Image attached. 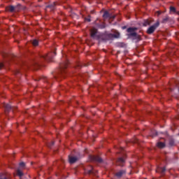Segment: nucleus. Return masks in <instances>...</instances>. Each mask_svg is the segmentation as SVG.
I'll return each mask as SVG.
<instances>
[{
	"mask_svg": "<svg viewBox=\"0 0 179 179\" xmlns=\"http://www.w3.org/2000/svg\"><path fill=\"white\" fill-rule=\"evenodd\" d=\"M91 37L93 38H96L97 40H104L103 38L104 37V34H99V32H97V29L96 28H92L90 31Z\"/></svg>",
	"mask_w": 179,
	"mask_h": 179,
	"instance_id": "nucleus-1",
	"label": "nucleus"
},
{
	"mask_svg": "<svg viewBox=\"0 0 179 179\" xmlns=\"http://www.w3.org/2000/svg\"><path fill=\"white\" fill-rule=\"evenodd\" d=\"M159 23L157 22L156 24H155L154 25L151 26L150 28H148L147 33L148 34H152V33H153V31H155V30H156V28L158 27Z\"/></svg>",
	"mask_w": 179,
	"mask_h": 179,
	"instance_id": "nucleus-2",
	"label": "nucleus"
},
{
	"mask_svg": "<svg viewBox=\"0 0 179 179\" xmlns=\"http://www.w3.org/2000/svg\"><path fill=\"white\" fill-rule=\"evenodd\" d=\"M137 29L136 27H131L127 29V32L130 33V36H132L133 37H135L136 36V32H135V30Z\"/></svg>",
	"mask_w": 179,
	"mask_h": 179,
	"instance_id": "nucleus-3",
	"label": "nucleus"
},
{
	"mask_svg": "<svg viewBox=\"0 0 179 179\" xmlns=\"http://www.w3.org/2000/svg\"><path fill=\"white\" fill-rule=\"evenodd\" d=\"M103 16V19H111L112 17H115V16L110 15V13L108 11H105Z\"/></svg>",
	"mask_w": 179,
	"mask_h": 179,
	"instance_id": "nucleus-4",
	"label": "nucleus"
},
{
	"mask_svg": "<svg viewBox=\"0 0 179 179\" xmlns=\"http://www.w3.org/2000/svg\"><path fill=\"white\" fill-rule=\"evenodd\" d=\"M69 163H71V164H73V163H75V162L78 161V158L76 157L69 156Z\"/></svg>",
	"mask_w": 179,
	"mask_h": 179,
	"instance_id": "nucleus-5",
	"label": "nucleus"
},
{
	"mask_svg": "<svg viewBox=\"0 0 179 179\" xmlns=\"http://www.w3.org/2000/svg\"><path fill=\"white\" fill-rule=\"evenodd\" d=\"M110 36H112V37H114L115 38H118L120 37V32L115 31V34H110Z\"/></svg>",
	"mask_w": 179,
	"mask_h": 179,
	"instance_id": "nucleus-6",
	"label": "nucleus"
},
{
	"mask_svg": "<svg viewBox=\"0 0 179 179\" xmlns=\"http://www.w3.org/2000/svg\"><path fill=\"white\" fill-rule=\"evenodd\" d=\"M157 146L158 148H159L160 149H162V148H164V146H166V145L164 144V143L159 142V143H157Z\"/></svg>",
	"mask_w": 179,
	"mask_h": 179,
	"instance_id": "nucleus-7",
	"label": "nucleus"
},
{
	"mask_svg": "<svg viewBox=\"0 0 179 179\" xmlns=\"http://www.w3.org/2000/svg\"><path fill=\"white\" fill-rule=\"evenodd\" d=\"M123 174H125V171H120L116 173L117 177H121L123 176Z\"/></svg>",
	"mask_w": 179,
	"mask_h": 179,
	"instance_id": "nucleus-8",
	"label": "nucleus"
},
{
	"mask_svg": "<svg viewBox=\"0 0 179 179\" xmlns=\"http://www.w3.org/2000/svg\"><path fill=\"white\" fill-rule=\"evenodd\" d=\"M124 159L123 158H119L117 160V163L119 164V166H122V164L124 163Z\"/></svg>",
	"mask_w": 179,
	"mask_h": 179,
	"instance_id": "nucleus-9",
	"label": "nucleus"
},
{
	"mask_svg": "<svg viewBox=\"0 0 179 179\" xmlns=\"http://www.w3.org/2000/svg\"><path fill=\"white\" fill-rule=\"evenodd\" d=\"M6 10H9V12H13V10H15V7H13V6L7 7Z\"/></svg>",
	"mask_w": 179,
	"mask_h": 179,
	"instance_id": "nucleus-10",
	"label": "nucleus"
},
{
	"mask_svg": "<svg viewBox=\"0 0 179 179\" xmlns=\"http://www.w3.org/2000/svg\"><path fill=\"white\" fill-rule=\"evenodd\" d=\"M143 24V26H149V24H150V21L147 20L144 21Z\"/></svg>",
	"mask_w": 179,
	"mask_h": 179,
	"instance_id": "nucleus-11",
	"label": "nucleus"
},
{
	"mask_svg": "<svg viewBox=\"0 0 179 179\" xmlns=\"http://www.w3.org/2000/svg\"><path fill=\"white\" fill-rule=\"evenodd\" d=\"M32 44H33V45H34V47L38 45V40H36V39L34 40V41H32Z\"/></svg>",
	"mask_w": 179,
	"mask_h": 179,
	"instance_id": "nucleus-12",
	"label": "nucleus"
},
{
	"mask_svg": "<svg viewBox=\"0 0 179 179\" xmlns=\"http://www.w3.org/2000/svg\"><path fill=\"white\" fill-rule=\"evenodd\" d=\"M17 174L19 176V177H22L23 176V172H22V171H20V169H18L17 171Z\"/></svg>",
	"mask_w": 179,
	"mask_h": 179,
	"instance_id": "nucleus-13",
	"label": "nucleus"
},
{
	"mask_svg": "<svg viewBox=\"0 0 179 179\" xmlns=\"http://www.w3.org/2000/svg\"><path fill=\"white\" fill-rule=\"evenodd\" d=\"M170 11H171V12H173V13H176V8H174V7H171V8H170Z\"/></svg>",
	"mask_w": 179,
	"mask_h": 179,
	"instance_id": "nucleus-14",
	"label": "nucleus"
},
{
	"mask_svg": "<svg viewBox=\"0 0 179 179\" xmlns=\"http://www.w3.org/2000/svg\"><path fill=\"white\" fill-rule=\"evenodd\" d=\"M0 179H9V177L7 176L6 175H3Z\"/></svg>",
	"mask_w": 179,
	"mask_h": 179,
	"instance_id": "nucleus-15",
	"label": "nucleus"
},
{
	"mask_svg": "<svg viewBox=\"0 0 179 179\" xmlns=\"http://www.w3.org/2000/svg\"><path fill=\"white\" fill-rule=\"evenodd\" d=\"M5 108H6V110H10V105L6 104L5 105Z\"/></svg>",
	"mask_w": 179,
	"mask_h": 179,
	"instance_id": "nucleus-16",
	"label": "nucleus"
},
{
	"mask_svg": "<svg viewBox=\"0 0 179 179\" xmlns=\"http://www.w3.org/2000/svg\"><path fill=\"white\" fill-rule=\"evenodd\" d=\"M24 166V163L21 162V163L20 164V169H23Z\"/></svg>",
	"mask_w": 179,
	"mask_h": 179,
	"instance_id": "nucleus-17",
	"label": "nucleus"
},
{
	"mask_svg": "<svg viewBox=\"0 0 179 179\" xmlns=\"http://www.w3.org/2000/svg\"><path fill=\"white\" fill-rule=\"evenodd\" d=\"M95 160L96 161V162H101V158H100V157H96V158H95Z\"/></svg>",
	"mask_w": 179,
	"mask_h": 179,
	"instance_id": "nucleus-18",
	"label": "nucleus"
},
{
	"mask_svg": "<svg viewBox=\"0 0 179 179\" xmlns=\"http://www.w3.org/2000/svg\"><path fill=\"white\" fill-rule=\"evenodd\" d=\"M3 68V64L0 63V69H2Z\"/></svg>",
	"mask_w": 179,
	"mask_h": 179,
	"instance_id": "nucleus-19",
	"label": "nucleus"
},
{
	"mask_svg": "<svg viewBox=\"0 0 179 179\" xmlns=\"http://www.w3.org/2000/svg\"><path fill=\"white\" fill-rule=\"evenodd\" d=\"M164 171H166V169L165 168H162V173H164Z\"/></svg>",
	"mask_w": 179,
	"mask_h": 179,
	"instance_id": "nucleus-20",
	"label": "nucleus"
},
{
	"mask_svg": "<svg viewBox=\"0 0 179 179\" xmlns=\"http://www.w3.org/2000/svg\"><path fill=\"white\" fill-rule=\"evenodd\" d=\"M86 20H87V22H90V19H89V18H87Z\"/></svg>",
	"mask_w": 179,
	"mask_h": 179,
	"instance_id": "nucleus-21",
	"label": "nucleus"
},
{
	"mask_svg": "<svg viewBox=\"0 0 179 179\" xmlns=\"http://www.w3.org/2000/svg\"><path fill=\"white\" fill-rule=\"evenodd\" d=\"M158 15H160V13L159 12H157Z\"/></svg>",
	"mask_w": 179,
	"mask_h": 179,
	"instance_id": "nucleus-22",
	"label": "nucleus"
},
{
	"mask_svg": "<svg viewBox=\"0 0 179 179\" xmlns=\"http://www.w3.org/2000/svg\"><path fill=\"white\" fill-rule=\"evenodd\" d=\"M89 173H92V171H90Z\"/></svg>",
	"mask_w": 179,
	"mask_h": 179,
	"instance_id": "nucleus-23",
	"label": "nucleus"
},
{
	"mask_svg": "<svg viewBox=\"0 0 179 179\" xmlns=\"http://www.w3.org/2000/svg\"><path fill=\"white\" fill-rule=\"evenodd\" d=\"M178 15H179V12H178Z\"/></svg>",
	"mask_w": 179,
	"mask_h": 179,
	"instance_id": "nucleus-24",
	"label": "nucleus"
}]
</instances>
